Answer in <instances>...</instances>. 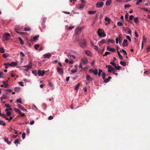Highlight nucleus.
<instances>
[{
	"label": "nucleus",
	"instance_id": "nucleus-5",
	"mask_svg": "<svg viewBox=\"0 0 150 150\" xmlns=\"http://www.w3.org/2000/svg\"><path fill=\"white\" fill-rule=\"evenodd\" d=\"M47 71H45V70L42 71L41 70L39 69L38 70V74L39 76H43L45 72Z\"/></svg>",
	"mask_w": 150,
	"mask_h": 150
},
{
	"label": "nucleus",
	"instance_id": "nucleus-36",
	"mask_svg": "<svg viewBox=\"0 0 150 150\" xmlns=\"http://www.w3.org/2000/svg\"><path fill=\"white\" fill-rule=\"evenodd\" d=\"M16 102L21 104H22V102L21 101V98H20L19 99H18L16 100Z\"/></svg>",
	"mask_w": 150,
	"mask_h": 150
},
{
	"label": "nucleus",
	"instance_id": "nucleus-1",
	"mask_svg": "<svg viewBox=\"0 0 150 150\" xmlns=\"http://www.w3.org/2000/svg\"><path fill=\"white\" fill-rule=\"evenodd\" d=\"M98 33L100 37H104L106 36V35L104 33V31H102V30L99 29L98 31Z\"/></svg>",
	"mask_w": 150,
	"mask_h": 150
},
{
	"label": "nucleus",
	"instance_id": "nucleus-60",
	"mask_svg": "<svg viewBox=\"0 0 150 150\" xmlns=\"http://www.w3.org/2000/svg\"><path fill=\"white\" fill-rule=\"evenodd\" d=\"M134 16L133 15L130 16H129V20H132L134 18Z\"/></svg>",
	"mask_w": 150,
	"mask_h": 150
},
{
	"label": "nucleus",
	"instance_id": "nucleus-29",
	"mask_svg": "<svg viewBox=\"0 0 150 150\" xmlns=\"http://www.w3.org/2000/svg\"><path fill=\"white\" fill-rule=\"evenodd\" d=\"M14 143L16 146H18V144L19 143V140L18 139H16Z\"/></svg>",
	"mask_w": 150,
	"mask_h": 150
},
{
	"label": "nucleus",
	"instance_id": "nucleus-22",
	"mask_svg": "<svg viewBox=\"0 0 150 150\" xmlns=\"http://www.w3.org/2000/svg\"><path fill=\"white\" fill-rule=\"evenodd\" d=\"M9 55V54L7 53H6L2 55V57L4 58H6Z\"/></svg>",
	"mask_w": 150,
	"mask_h": 150
},
{
	"label": "nucleus",
	"instance_id": "nucleus-10",
	"mask_svg": "<svg viewBox=\"0 0 150 150\" xmlns=\"http://www.w3.org/2000/svg\"><path fill=\"white\" fill-rule=\"evenodd\" d=\"M107 49L108 50L112 52H114L116 51V50L115 49L113 48H111V47L109 46H107Z\"/></svg>",
	"mask_w": 150,
	"mask_h": 150
},
{
	"label": "nucleus",
	"instance_id": "nucleus-2",
	"mask_svg": "<svg viewBox=\"0 0 150 150\" xmlns=\"http://www.w3.org/2000/svg\"><path fill=\"white\" fill-rule=\"evenodd\" d=\"M10 34L8 33H5L3 35V40H8L10 39Z\"/></svg>",
	"mask_w": 150,
	"mask_h": 150
},
{
	"label": "nucleus",
	"instance_id": "nucleus-63",
	"mask_svg": "<svg viewBox=\"0 0 150 150\" xmlns=\"http://www.w3.org/2000/svg\"><path fill=\"white\" fill-rule=\"evenodd\" d=\"M18 83L19 84V85L21 86H24V85L23 84V82H18Z\"/></svg>",
	"mask_w": 150,
	"mask_h": 150
},
{
	"label": "nucleus",
	"instance_id": "nucleus-25",
	"mask_svg": "<svg viewBox=\"0 0 150 150\" xmlns=\"http://www.w3.org/2000/svg\"><path fill=\"white\" fill-rule=\"evenodd\" d=\"M117 54L119 57L120 59L122 60L123 59V57L121 55L120 53L118 51H117Z\"/></svg>",
	"mask_w": 150,
	"mask_h": 150
},
{
	"label": "nucleus",
	"instance_id": "nucleus-15",
	"mask_svg": "<svg viewBox=\"0 0 150 150\" xmlns=\"http://www.w3.org/2000/svg\"><path fill=\"white\" fill-rule=\"evenodd\" d=\"M69 58L71 60L73 61V60L75 59V57L74 55H69L68 56Z\"/></svg>",
	"mask_w": 150,
	"mask_h": 150
},
{
	"label": "nucleus",
	"instance_id": "nucleus-38",
	"mask_svg": "<svg viewBox=\"0 0 150 150\" xmlns=\"http://www.w3.org/2000/svg\"><path fill=\"white\" fill-rule=\"evenodd\" d=\"M0 125H2L3 126H5L6 123L5 122L2 120H0Z\"/></svg>",
	"mask_w": 150,
	"mask_h": 150
},
{
	"label": "nucleus",
	"instance_id": "nucleus-8",
	"mask_svg": "<svg viewBox=\"0 0 150 150\" xmlns=\"http://www.w3.org/2000/svg\"><path fill=\"white\" fill-rule=\"evenodd\" d=\"M81 28H77L76 29L75 34L76 35H79L81 34Z\"/></svg>",
	"mask_w": 150,
	"mask_h": 150
},
{
	"label": "nucleus",
	"instance_id": "nucleus-7",
	"mask_svg": "<svg viewBox=\"0 0 150 150\" xmlns=\"http://www.w3.org/2000/svg\"><path fill=\"white\" fill-rule=\"evenodd\" d=\"M104 4V3L103 2H98L96 4V6L98 8H101Z\"/></svg>",
	"mask_w": 150,
	"mask_h": 150
},
{
	"label": "nucleus",
	"instance_id": "nucleus-47",
	"mask_svg": "<svg viewBox=\"0 0 150 150\" xmlns=\"http://www.w3.org/2000/svg\"><path fill=\"white\" fill-rule=\"evenodd\" d=\"M131 6V5L129 4H126L124 6V8L125 9H126L127 8H129Z\"/></svg>",
	"mask_w": 150,
	"mask_h": 150
},
{
	"label": "nucleus",
	"instance_id": "nucleus-34",
	"mask_svg": "<svg viewBox=\"0 0 150 150\" xmlns=\"http://www.w3.org/2000/svg\"><path fill=\"white\" fill-rule=\"evenodd\" d=\"M40 47V45L39 44H35L34 45V48L36 50H37L38 48Z\"/></svg>",
	"mask_w": 150,
	"mask_h": 150
},
{
	"label": "nucleus",
	"instance_id": "nucleus-40",
	"mask_svg": "<svg viewBox=\"0 0 150 150\" xmlns=\"http://www.w3.org/2000/svg\"><path fill=\"white\" fill-rule=\"evenodd\" d=\"M110 42H111L112 43H115V41L113 40L109 39L108 40V42L109 43Z\"/></svg>",
	"mask_w": 150,
	"mask_h": 150
},
{
	"label": "nucleus",
	"instance_id": "nucleus-4",
	"mask_svg": "<svg viewBox=\"0 0 150 150\" xmlns=\"http://www.w3.org/2000/svg\"><path fill=\"white\" fill-rule=\"evenodd\" d=\"M32 67V63L30 62L29 63V65H25L23 66V67H24L26 68V69H24V70L25 71H28V70L30 69H31Z\"/></svg>",
	"mask_w": 150,
	"mask_h": 150
},
{
	"label": "nucleus",
	"instance_id": "nucleus-35",
	"mask_svg": "<svg viewBox=\"0 0 150 150\" xmlns=\"http://www.w3.org/2000/svg\"><path fill=\"white\" fill-rule=\"evenodd\" d=\"M0 52L1 53H4L5 52V50L3 47H1L0 48Z\"/></svg>",
	"mask_w": 150,
	"mask_h": 150
},
{
	"label": "nucleus",
	"instance_id": "nucleus-11",
	"mask_svg": "<svg viewBox=\"0 0 150 150\" xmlns=\"http://www.w3.org/2000/svg\"><path fill=\"white\" fill-rule=\"evenodd\" d=\"M51 56V54L49 53L45 54H44V56L45 58H50Z\"/></svg>",
	"mask_w": 150,
	"mask_h": 150
},
{
	"label": "nucleus",
	"instance_id": "nucleus-62",
	"mask_svg": "<svg viewBox=\"0 0 150 150\" xmlns=\"http://www.w3.org/2000/svg\"><path fill=\"white\" fill-rule=\"evenodd\" d=\"M6 114L8 116H10L11 115V113L9 111H7Z\"/></svg>",
	"mask_w": 150,
	"mask_h": 150
},
{
	"label": "nucleus",
	"instance_id": "nucleus-32",
	"mask_svg": "<svg viewBox=\"0 0 150 150\" xmlns=\"http://www.w3.org/2000/svg\"><path fill=\"white\" fill-rule=\"evenodd\" d=\"M146 52L148 53L150 51V46L148 45L146 47Z\"/></svg>",
	"mask_w": 150,
	"mask_h": 150
},
{
	"label": "nucleus",
	"instance_id": "nucleus-14",
	"mask_svg": "<svg viewBox=\"0 0 150 150\" xmlns=\"http://www.w3.org/2000/svg\"><path fill=\"white\" fill-rule=\"evenodd\" d=\"M127 40L126 39H125L123 40L122 45L125 47L127 46L128 45Z\"/></svg>",
	"mask_w": 150,
	"mask_h": 150
},
{
	"label": "nucleus",
	"instance_id": "nucleus-27",
	"mask_svg": "<svg viewBox=\"0 0 150 150\" xmlns=\"http://www.w3.org/2000/svg\"><path fill=\"white\" fill-rule=\"evenodd\" d=\"M96 13V11H89L88 12V13L89 14H95Z\"/></svg>",
	"mask_w": 150,
	"mask_h": 150
},
{
	"label": "nucleus",
	"instance_id": "nucleus-56",
	"mask_svg": "<svg viewBox=\"0 0 150 150\" xmlns=\"http://www.w3.org/2000/svg\"><path fill=\"white\" fill-rule=\"evenodd\" d=\"M110 64L114 67H115L116 65V64L114 62V61L110 62Z\"/></svg>",
	"mask_w": 150,
	"mask_h": 150
},
{
	"label": "nucleus",
	"instance_id": "nucleus-46",
	"mask_svg": "<svg viewBox=\"0 0 150 150\" xmlns=\"http://www.w3.org/2000/svg\"><path fill=\"white\" fill-rule=\"evenodd\" d=\"M105 73L103 72L102 74V76L103 79H105Z\"/></svg>",
	"mask_w": 150,
	"mask_h": 150
},
{
	"label": "nucleus",
	"instance_id": "nucleus-28",
	"mask_svg": "<svg viewBox=\"0 0 150 150\" xmlns=\"http://www.w3.org/2000/svg\"><path fill=\"white\" fill-rule=\"evenodd\" d=\"M122 36L121 35H120L118 37V40H119V43L120 44L122 42V39H121Z\"/></svg>",
	"mask_w": 150,
	"mask_h": 150
},
{
	"label": "nucleus",
	"instance_id": "nucleus-31",
	"mask_svg": "<svg viewBox=\"0 0 150 150\" xmlns=\"http://www.w3.org/2000/svg\"><path fill=\"white\" fill-rule=\"evenodd\" d=\"M105 21L108 22V23H110V22L111 21L110 19L108 17L105 18Z\"/></svg>",
	"mask_w": 150,
	"mask_h": 150
},
{
	"label": "nucleus",
	"instance_id": "nucleus-21",
	"mask_svg": "<svg viewBox=\"0 0 150 150\" xmlns=\"http://www.w3.org/2000/svg\"><path fill=\"white\" fill-rule=\"evenodd\" d=\"M7 98V96L6 95H3L1 98H0V99L2 101L3 100L6 99Z\"/></svg>",
	"mask_w": 150,
	"mask_h": 150
},
{
	"label": "nucleus",
	"instance_id": "nucleus-20",
	"mask_svg": "<svg viewBox=\"0 0 150 150\" xmlns=\"http://www.w3.org/2000/svg\"><path fill=\"white\" fill-rule=\"evenodd\" d=\"M85 52L86 54L89 56H91L92 55L91 53L89 50H86Z\"/></svg>",
	"mask_w": 150,
	"mask_h": 150
},
{
	"label": "nucleus",
	"instance_id": "nucleus-49",
	"mask_svg": "<svg viewBox=\"0 0 150 150\" xmlns=\"http://www.w3.org/2000/svg\"><path fill=\"white\" fill-rule=\"evenodd\" d=\"M109 81H110V80H109V79L108 78H107V79H104V82L105 83H106L108 82Z\"/></svg>",
	"mask_w": 150,
	"mask_h": 150
},
{
	"label": "nucleus",
	"instance_id": "nucleus-19",
	"mask_svg": "<svg viewBox=\"0 0 150 150\" xmlns=\"http://www.w3.org/2000/svg\"><path fill=\"white\" fill-rule=\"evenodd\" d=\"M81 84V83H78L75 86V89L76 91L78 90L79 89V86H80Z\"/></svg>",
	"mask_w": 150,
	"mask_h": 150
},
{
	"label": "nucleus",
	"instance_id": "nucleus-44",
	"mask_svg": "<svg viewBox=\"0 0 150 150\" xmlns=\"http://www.w3.org/2000/svg\"><path fill=\"white\" fill-rule=\"evenodd\" d=\"M20 88L19 87H16L14 88V90L16 91L17 92L19 91Z\"/></svg>",
	"mask_w": 150,
	"mask_h": 150
},
{
	"label": "nucleus",
	"instance_id": "nucleus-53",
	"mask_svg": "<svg viewBox=\"0 0 150 150\" xmlns=\"http://www.w3.org/2000/svg\"><path fill=\"white\" fill-rule=\"evenodd\" d=\"M15 30H16V32L18 34H20V33H21V32H19L17 31V30H18L17 26H16L15 28Z\"/></svg>",
	"mask_w": 150,
	"mask_h": 150
},
{
	"label": "nucleus",
	"instance_id": "nucleus-45",
	"mask_svg": "<svg viewBox=\"0 0 150 150\" xmlns=\"http://www.w3.org/2000/svg\"><path fill=\"white\" fill-rule=\"evenodd\" d=\"M114 70V69L112 67V69L110 68V69H108V72H109V73H111L112 72V71H113Z\"/></svg>",
	"mask_w": 150,
	"mask_h": 150
},
{
	"label": "nucleus",
	"instance_id": "nucleus-12",
	"mask_svg": "<svg viewBox=\"0 0 150 150\" xmlns=\"http://www.w3.org/2000/svg\"><path fill=\"white\" fill-rule=\"evenodd\" d=\"M86 79L88 81V82H89L90 81H92L93 80L92 79L88 74H87L86 75Z\"/></svg>",
	"mask_w": 150,
	"mask_h": 150
},
{
	"label": "nucleus",
	"instance_id": "nucleus-43",
	"mask_svg": "<svg viewBox=\"0 0 150 150\" xmlns=\"http://www.w3.org/2000/svg\"><path fill=\"white\" fill-rule=\"evenodd\" d=\"M115 69L117 70H120L121 67V66H115Z\"/></svg>",
	"mask_w": 150,
	"mask_h": 150
},
{
	"label": "nucleus",
	"instance_id": "nucleus-6",
	"mask_svg": "<svg viewBox=\"0 0 150 150\" xmlns=\"http://www.w3.org/2000/svg\"><path fill=\"white\" fill-rule=\"evenodd\" d=\"M57 69L58 72L61 75L63 74V70L62 69L58 66H57Z\"/></svg>",
	"mask_w": 150,
	"mask_h": 150
},
{
	"label": "nucleus",
	"instance_id": "nucleus-61",
	"mask_svg": "<svg viewBox=\"0 0 150 150\" xmlns=\"http://www.w3.org/2000/svg\"><path fill=\"white\" fill-rule=\"evenodd\" d=\"M106 67L108 68V69H112V67L110 65H107L106 66Z\"/></svg>",
	"mask_w": 150,
	"mask_h": 150
},
{
	"label": "nucleus",
	"instance_id": "nucleus-9",
	"mask_svg": "<svg viewBox=\"0 0 150 150\" xmlns=\"http://www.w3.org/2000/svg\"><path fill=\"white\" fill-rule=\"evenodd\" d=\"M80 0L81 1L82 3L80 5L79 7V8L82 9L84 7V4L86 3V1L84 0Z\"/></svg>",
	"mask_w": 150,
	"mask_h": 150
},
{
	"label": "nucleus",
	"instance_id": "nucleus-54",
	"mask_svg": "<svg viewBox=\"0 0 150 150\" xmlns=\"http://www.w3.org/2000/svg\"><path fill=\"white\" fill-rule=\"evenodd\" d=\"M105 41L106 40H105L104 39H103L100 41V42L101 43V44H103L105 43Z\"/></svg>",
	"mask_w": 150,
	"mask_h": 150
},
{
	"label": "nucleus",
	"instance_id": "nucleus-30",
	"mask_svg": "<svg viewBox=\"0 0 150 150\" xmlns=\"http://www.w3.org/2000/svg\"><path fill=\"white\" fill-rule=\"evenodd\" d=\"M111 2V0H110L109 1H106L105 3V5L106 6H109V5Z\"/></svg>",
	"mask_w": 150,
	"mask_h": 150
},
{
	"label": "nucleus",
	"instance_id": "nucleus-55",
	"mask_svg": "<svg viewBox=\"0 0 150 150\" xmlns=\"http://www.w3.org/2000/svg\"><path fill=\"white\" fill-rule=\"evenodd\" d=\"M110 52H105V53L103 55V56H106L108 54H110Z\"/></svg>",
	"mask_w": 150,
	"mask_h": 150
},
{
	"label": "nucleus",
	"instance_id": "nucleus-24",
	"mask_svg": "<svg viewBox=\"0 0 150 150\" xmlns=\"http://www.w3.org/2000/svg\"><path fill=\"white\" fill-rule=\"evenodd\" d=\"M18 39L20 40V43L21 45H23L24 44V41L20 37L18 38Z\"/></svg>",
	"mask_w": 150,
	"mask_h": 150
},
{
	"label": "nucleus",
	"instance_id": "nucleus-41",
	"mask_svg": "<svg viewBox=\"0 0 150 150\" xmlns=\"http://www.w3.org/2000/svg\"><path fill=\"white\" fill-rule=\"evenodd\" d=\"M8 64H9V63H5L4 64V65L5 66V69H6L8 68V67L9 66H10V65H8Z\"/></svg>",
	"mask_w": 150,
	"mask_h": 150
},
{
	"label": "nucleus",
	"instance_id": "nucleus-17",
	"mask_svg": "<svg viewBox=\"0 0 150 150\" xmlns=\"http://www.w3.org/2000/svg\"><path fill=\"white\" fill-rule=\"evenodd\" d=\"M4 141L5 142H6L8 144H11L12 142V139H11L10 142L8 141V139L6 137L4 139Z\"/></svg>",
	"mask_w": 150,
	"mask_h": 150
},
{
	"label": "nucleus",
	"instance_id": "nucleus-57",
	"mask_svg": "<svg viewBox=\"0 0 150 150\" xmlns=\"http://www.w3.org/2000/svg\"><path fill=\"white\" fill-rule=\"evenodd\" d=\"M77 71V69H75L74 70H71V71L72 73H76Z\"/></svg>",
	"mask_w": 150,
	"mask_h": 150
},
{
	"label": "nucleus",
	"instance_id": "nucleus-64",
	"mask_svg": "<svg viewBox=\"0 0 150 150\" xmlns=\"http://www.w3.org/2000/svg\"><path fill=\"white\" fill-rule=\"evenodd\" d=\"M26 133L28 134H29L30 133V129L28 127L26 129Z\"/></svg>",
	"mask_w": 150,
	"mask_h": 150
},
{
	"label": "nucleus",
	"instance_id": "nucleus-37",
	"mask_svg": "<svg viewBox=\"0 0 150 150\" xmlns=\"http://www.w3.org/2000/svg\"><path fill=\"white\" fill-rule=\"evenodd\" d=\"M93 73L95 75H97L98 74V73L97 69H96L95 70H93Z\"/></svg>",
	"mask_w": 150,
	"mask_h": 150
},
{
	"label": "nucleus",
	"instance_id": "nucleus-42",
	"mask_svg": "<svg viewBox=\"0 0 150 150\" xmlns=\"http://www.w3.org/2000/svg\"><path fill=\"white\" fill-rule=\"evenodd\" d=\"M128 15H129L128 13H127L126 14V15L125 16V19L127 21H128Z\"/></svg>",
	"mask_w": 150,
	"mask_h": 150
},
{
	"label": "nucleus",
	"instance_id": "nucleus-26",
	"mask_svg": "<svg viewBox=\"0 0 150 150\" xmlns=\"http://www.w3.org/2000/svg\"><path fill=\"white\" fill-rule=\"evenodd\" d=\"M14 110L16 112H18V114H19V113H21V111L20 110H19V109H18V108H14Z\"/></svg>",
	"mask_w": 150,
	"mask_h": 150
},
{
	"label": "nucleus",
	"instance_id": "nucleus-13",
	"mask_svg": "<svg viewBox=\"0 0 150 150\" xmlns=\"http://www.w3.org/2000/svg\"><path fill=\"white\" fill-rule=\"evenodd\" d=\"M8 65H10V66L12 67H15L16 66L17 64V63L16 62H13L10 64H8Z\"/></svg>",
	"mask_w": 150,
	"mask_h": 150
},
{
	"label": "nucleus",
	"instance_id": "nucleus-39",
	"mask_svg": "<svg viewBox=\"0 0 150 150\" xmlns=\"http://www.w3.org/2000/svg\"><path fill=\"white\" fill-rule=\"evenodd\" d=\"M32 73L33 74H34L35 76H37V71L36 70H33L32 71Z\"/></svg>",
	"mask_w": 150,
	"mask_h": 150
},
{
	"label": "nucleus",
	"instance_id": "nucleus-33",
	"mask_svg": "<svg viewBox=\"0 0 150 150\" xmlns=\"http://www.w3.org/2000/svg\"><path fill=\"white\" fill-rule=\"evenodd\" d=\"M138 19L139 18L137 17H136L134 18V22L136 23H137L139 21Z\"/></svg>",
	"mask_w": 150,
	"mask_h": 150
},
{
	"label": "nucleus",
	"instance_id": "nucleus-51",
	"mask_svg": "<svg viewBox=\"0 0 150 150\" xmlns=\"http://www.w3.org/2000/svg\"><path fill=\"white\" fill-rule=\"evenodd\" d=\"M98 70L99 72L98 73V75L99 76H100L101 75V73L102 72V70L100 69H99Z\"/></svg>",
	"mask_w": 150,
	"mask_h": 150
},
{
	"label": "nucleus",
	"instance_id": "nucleus-58",
	"mask_svg": "<svg viewBox=\"0 0 150 150\" xmlns=\"http://www.w3.org/2000/svg\"><path fill=\"white\" fill-rule=\"evenodd\" d=\"M25 135H26V134H25V133H23L22 134V137L23 139H24L25 138Z\"/></svg>",
	"mask_w": 150,
	"mask_h": 150
},
{
	"label": "nucleus",
	"instance_id": "nucleus-50",
	"mask_svg": "<svg viewBox=\"0 0 150 150\" xmlns=\"http://www.w3.org/2000/svg\"><path fill=\"white\" fill-rule=\"evenodd\" d=\"M39 37V35H36L33 38V39L34 40H36Z\"/></svg>",
	"mask_w": 150,
	"mask_h": 150
},
{
	"label": "nucleus",
	"instance_id": "nucleus-59",
	"mask_svg": "<svg viewBox=\"0 0 150 150\" xmlns=\"http://www.w3.org/2000/svg\"><path fill=\"white\" fill-rule=\"evenodd\" d=\"M126 38L129 41H131V40L130 37L129 36H126Z\"/></svg>",
	"mask_w": 150,
	"mask_h": 150
},
{
	"label": "nucleus",
	"instance_id": "nucleus-3",
	"mask_svg": "<svg viewBox=\"0 0 150 150\" xmlns=\"http://www.w3.org/2000/svg\"><path fill=\"white\" fill-rule=\"evenodd\" d=\"M79 43L80 46L82 47H85L86 46V41L84 40H80Z\"/></svg>",
	"mask_w": 150,
	"mask_h": 150
},
{
	"label": "nucleus",
	"instance_id": "nucleus-23",
	"mask_svg": "<svg viewBox=\"0 0 150 150\" xmlns=\"http://www.w3.org/2000/svg\"><path fill=\"white\" fill-rule=\"evenodd\" d=\"M120 64L123 66H125L126 65V63L124 61H121Z\"/></svg>",
	"mask_w": 150,
	"mask_h": 150
},
{
	"label": "nucleus",
	"instance_id": "nucleus-16",
	"mask_svg": "<svg viewBox=\"0 0 150 150\" xmlns=\"http://www.w3.org/2000/svg\"><path fill=\"white\" fill-rule=\"evenodd\" d=\"M81 62L83 64H86L88 62V60L86 58H83L81 59Z\"/></svg>",
	"mask_w": 150,
	"mask_h": 150
},
{
	"label": "nucleus",
	"instance_id": "nucleus-48",
	"mask_svg": "<svg viewBox=\"0 0 150 150\" xmlns=\"http://www.w3.org/2000/svg\"><path fill=\"white\" fill-rule=\"evenodd\" d=\"M117 25H118L119 26H122L123 25V24L122 22H119L117 23Z\"/></svg>",
	"mask_w": 150,
	"mask_h": 150
},
{
	"label": "nucleus",
	"instance_id": "nucleus-18",
	"mask_svg": "<svg viewBox=\"0 0 150 150\" xmlns=\"http://www.w3.org/2000/svg\"><path fill=\"white\" fill-rule=\"evenodd\" d=\"M7 82V81H3L2 82L3 84L4 85V87L5 88H7L8 86Z\"/></svg>",
	"mask_w": 150,
	"mask_h": 150
},
{
	"label": "nucleus",
	"instance_id": "nucleus-52",
	"mask_svg": "<svg viewBox=\"0 0 150 150\" xmlns=\"http://www.w3.org/2000/svg\"><path fill=\"white\" fill-rule=\"evenodd\" d=\"M30 30V28H29L26 27L24 28L25 31H28Z\"/></svg>",
	"mask_w": 150,
	"mask_h": 150
}]
</instances>
